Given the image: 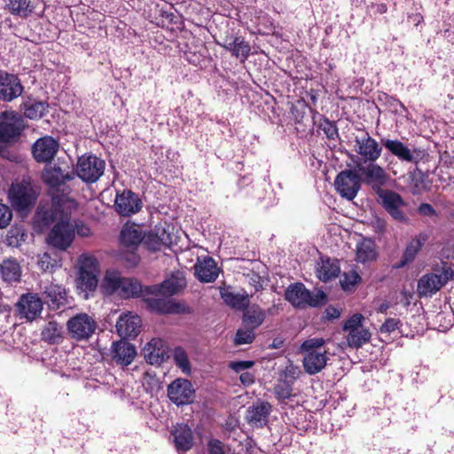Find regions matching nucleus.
Instances as JSON below:
<instances>
[{
    "instance_id": "1",
    "label": "nucleus",
    "mask_w": 454,
    "mask_h": 454,
    "mask_svg": "<svg viewBox=\"0 0 454 454\" xmlns=\"http://www.w3.org/2000/svg\"><path fill=\"white\" fill-rule=\"evenodd\" d=\"M77 208V202L67 195H56L49 209L38 214L43 226L52 225L46 236L47 244L54 249L67 251L74 240V226L71 215Z\"/></svg>"
},
{
    "instance_id": "2",
    "label": "nucleus",
    "mask_w": 454,
    "mask_h": 454,
    "mask_svg": "<svg viewBox=\"0 0 454 454\" xmlns=\"http://www.w3.org/2000/svg\"><path fill=\"white\" fill-rule=\"evenodd\" d=\"M324 344L322 338L309 339L301 344V350L304 354L302 364L307 373L314 375L325 367L328 356L327 352L322 349Z\"/></svg>"
},
{
    "instance_id": "3",
    "label": "nucleus",
    "mask_w": 454,
    "mask_h": 454,
    "mask_svg": "<svg viewBox=\"0 0 454 454\" xmlns=\"http://www.w3.org/2000/svg\"><path fill=\"white\" fill-rule=\"evenodd\" d=\"M285 298L296 308L318 307L325 302L326 295L322 291L310 292L301 283L291 284L285 292Z\"/></svg>"
},
{
    "instance_id": "4",
    "label": "nucleus",
    "mask_w": 454,
    "mask_h": 454,
    "mask_svg": "<svg viewBox=\"0 0 454 454\" xmlns=\"http://www.w3.org/2000/svg\"><path fill=\"white\" fill-rule=\"evenodd\" d=\"M79 277L77 286L82 292L96 290L98 284L99 267L98 260L91 254H82L78 259Z\"/></svg>"
},
{
    "instance_id": "5",
    "label": "nucleus",
    "mask_w": 454,
    "mask_h": 454,
    "mask_svg": "<svg viewBox=\"0 0 454 454\" xmlns=\"http://www.w3.org/2000/svg\"><path fill=\"white\" fill-rule=\"evenodd\" d=\"M145 239V232L142 228L135 223H125L120 232L119 241L121 245L129 249L131 253L126 260L131 266H136L140 258L135 251Z\"/></svg>"
},
{
    "instance_id": "6",
    "label": "nucleus",
    "mask_w": 454,
    "mask_h": 454,
    "mask_svg": "<svg viewBox=\"0 0 454 454\" xmlns=\"http://www.w3.org/2000/svg\"><path fill=\"white\" fill-rule=\"evenodd\" d=\"M453 270L450 267H444L440 273L424 274L417 284V292L419 297H432L447 282L452 278Z\"/></svg>"
},
{
    "instance_id": "7",
    "label": "nucleus",
    "mask_w": 454,
    "mask_h": 454,
    "mask_svg": "<svg viewBox=\"0 0 454 454\" xmlns=\"http://www.w3.org/2000/svg\"><path fill=\"white\" fill-rule=\"evenodd\" d=\"M23 129L22 117L13 111H6L0 114V153H3V145L16 140Z\"/></svg>"
},
{
    "instance_id": "8",
    "label": "nucleus",
    "mask_w": 454,
    "mask_h": 454,
    "mask_svg": "<svg viewBox=\"0 0 454 454\" xmlns=\"http://www.w3.org/2000/svg\"><path fill=\"white\" fill-rule=\"evenodd\" d=\"M356 169L360 178L378 194L387 185L389 176L385 169L375 162H368L366 165L357 164Z\"/></svg>"
},
{
    "instance_id": "9",
    "label": "nucleus",
    "mask_w": 454,
    "mask_h": 454,
    "mask_svg": "<svg viewBox=\"0 0 454 454\" xmlns=\"http://www.w3.org/2000/svg\"><path fill=\"white\" fill-rule=\"evenodd\" d=\"M106 162L95 155H82L76 166V175L86 183H95L104 174Z\"/></svg>"
},
{
    "instance_id": "10",
    "label": "nucleus",
    "mask_w": 454,
    "mask_h": 454,
    "mask_svg": "<svg viewBox=\"0 0 454 454\" xmlns=\"http://www.w3.org/2000/svg\"><path fill=\"white\" fill-rule=\"evenodd\" d=\"M12 206L19 212L30 210L35 204L37 194L29 184H12L8 194Z\"/></svg>"
},
{
    "instance_id": "11",
    "label": "nucleus",
    "mask_w": 454,
    "mask_h": 454,
    "mask_svg": "<svg viewBox=\"0 0 454 454\" xmlns=\"http://www.w3.org/2000/svg\"><path fill=\"white\" fill-rule=\"evenodd\" d=\"M382 146L400 161L418 164L421 160V151L415 147H409L399 139L384 138L381 139Z\"/></svg>"
},
{
    "instance_id": "12",
    "label": "nucleus",
    "mask_w": 454,
    "mask_h": 454,
    "mask_svg": "<svg viewBox=\"0 0 454 454\" xmlns=\"http://www.w3.org/2000/svg\"><path fill=\"white\" fill-rule=\"evenodd\" d=\"M334 186L342 198L352 200L361 188L360 176L355 170H342L337 175Z\"/></svg>"
},
{
    "instance_id": "13",
    "label": "nucleus",
    "mask_w": 454,
    "mask_h": 454,
    "mask_svg": "<svg viewBox=\"0 0 454 454\" xmlns=\"http://www.w3.org/2000/svg\"><path fill=\"white\" fill-rule=\"evenodd\" d=\"M377 195L380 200L381 206L393 219L400 223H406L408 221L407 216L403 211L406 203L400 194L394 191L385 189Z\"/></svg>"
},
{
    "instance_id": "14",
    "label": "nucleus",
    "mask_w": 454,
    "mask_h": 454,
    "mask_svg": "<svg viewBox=\"0 0 454 454\" xmlns=\"http://www.w3.org/2000/svg\"><path fill=\"white\" fill-rule=\"evenodd\" d=\"M72 338L82 340H88L96 330V322L88 314L80 313L71 317L67 324Z\"/></svg>"
},
{
    "instance_id": "15",
    "label": "nucleus",
    "mask_w": 454,
    "mask_h": 454,
    "mask_svg": "<svg viewBox=\"0 0 454 454\" xmlns=\"http://www.w3.org/2000/svg\"><path fill=\"white\" fill-rule=\"evenodd\" d=\"M144 298L147 309L157 314H179L185 311V306L175 302L170 297L163 294H149Z\"/></svg>"
},
{
    "instance_id": "16",
    "label": "nucleus",
    "mask_w": 454,
    "mask_h": 454,
    "mask_svg": "<svg viewBox=\"0 0 454 454\" xmlns=\"http://www.w3.org/2000/svg\"><path fill=\"white\" fill-rule=\"evenodd\" d=\"M186 286V279L184 274L176 271L171 274L160 285L145 286V294H163L171 297Z\"/></svg>"
},
{
    "instance_id": "17",
    "label": "nucleus",
    "mask_w": 454,
    "mask_h": 454,
    "mask_svg": "<svg viewBox=\"0 0 454 454\" xmlns=\"http://www.w3.org/2000/svg\"><path fill=\"white\" fill-rule=\"evenodd\" d=\"M356 152L364 162H376L382 153V146L364 130L360 136H356Z\"/></svg>"
},
{
    "instance_id": "18",
    "label": "nucleus",
    "mask_w": 454,
    "mask_h": 454,
    "mask_svg": "<svg viewBox=\"0 0 454 454\" xmlns=\"http://www.w3.org/2000/svg\"><path fill=\"white\" fill-rule=\"evenodd\" d=\"M168 396L177 406L191 403L194 396V389L190 380L176 379L168 387Z\"/></svg>"
},
{
    "instance_id": "19",
    "label": "nucleus",
    "mask_w": 454,
    "mask_h": 454,
    "mask_svg": "<svg viewBox=\"0 0 454 454\" xmlns=\"http://www.w3.org/2000/svg\"><path fill=\"white\" fill-rule=\"evenodd\" d=\"M116 212L122 216H130L138 213L143 207L139 196L130 190L117 193L114 200Z\"/></svg>"
},
{
    "instance_id": "20",
    "label": "nucleus",
    "mask_w": 454,
    "mask_h": 454,
    "mask_svg": "<svg viewBox=\"0 0 454 454\" xmlns=\"http://www.w3.org/2000/svg\"><path fill=\"white\" fill-rule=\"evenodd\" d=\"M17 310L21 318L33 321L37 318L43 310L42 299L35 294H22L17 302Z\"/></svg>"
},
{
    "instance_id": "21",
    "label": "nucleus",
    "mask_w": 454,
    "mask_h": 454,
    "mask_svg": "<svg viewBox=\"0 0 454 454\" xmlns=\"http://www.w3.org/2000/svg\"><path fill=\"white\" fill-rule=\"evenodd\" d=\"M59 148V142L52 137L45 136L35 141L33 145V155L37 162L51 161Z\"/></svg>"
},
{
    "instance_id": "22",
    "label": "nucleus",
    "mask_w": 454,
    "mask_h": 454,
    "mask_svg": "<svg viewBox=\"0 0 454 454\" xmlns=\"http://www.w3.org/2000/svg\"><path fill=\"white\" fill-rule=\"evenodd\" d=\"M43 296L51 310L65 309L69 305L67 293L60 285L51 283L45 286Z\"/></svg>"
},
{
    "instance_id": "23",
    "label": "nucleus",
    "mask_w": 454,
    "mask_h": 454,
    "mask_svg": "<svg viewBox=\"0 0 454 454\" xmlns=\"http://www.w3.org/2000/svg\"><path fill=\"white\" fill-rule=\"evenodd\" d=\"M23 92V86L17 75L0 72V100L11 102Z\"/></svg>"
},
{
    "instance_id": "24",
    "label": "nucleus",
    "mask_w": 454,
    "mask_h": 454,
    "mask_svg": "<svg viewBox=\"0 0 454 454\" xmlns=\"http://www.w3.org/2000/svg\"><path fill=\"white\" fill-rule=\"evenodd\" d=\"M145 361L152 365H160L168 358V347L161 339H152L143 348Z\"/></svg>"
},
{
    "instance_id": "25",
    "label": "nucleus",
    "mask_w": 454,
    "mask_h": 454,
    "mask_svg": "<svg viewBox=\"0 0 454 454\" xmlns=\"http://www.w3.org/2000/svg\"><path fill=\"white\" fill-rule=\"evenodd\" d=\"M221 47L230 51L231 55L244 63L249 57L251 46L242 36H226L223 43H218Z\"/></svg>"
},
{
    "instance_id": "26",
    "label": "nucleus",
    "mask_w": 454,
    "mask_h": 454,
    "mask_svg": "<svg viewBox=\"0 0 454 454\" xmlns=\"http://www.w3.org/2000/svg\"><path fill=\"white\" fill-rule=\"evenodd\" d=\"M112 359L121 366L129 365L137 356L133 344L126 340L114 342L111 348Z\"/></svg>"
},
{
    "instance_id": "27",
    "label": "nucleus",
    "mask_w": 454,
    "mask_h": 454,
    "mask_svg": "<svg viewBox=\"0 0 454 454\" xmlns=\"http://www.w3.org/2000/svg\"><path fill=\"white\" fill-rule=\"evenodd\" d=\"M75 173L73 171L62 169L60 166L54 165L46 168L43 173V182L52 189H58L67 181L74 178Z\"/></svg>"
},
{
    "instance_id": "28",
    "label": "nucleus",
    "mask_w": 454,
    "mask_h": 454,
    "mask_svg": "<svg viewBox=\"0 0 454 454\" xmlns=\"http://www.w3.org/2000/svg\"><path fill=\"white\" fill-rule=\"evenodd\" d=\"M141 322L139 316L125 314L116 323L117 333L124 338H136L140 332Z\"/></svg>"
},
{
    "instance_id": "29",
    "label": "nucleus",
    "mask_w": 454,
    "mask_h": 454,
    "mask_svg": "<svg viewBox=\"0 0 454 454\" xmlns=\"http://www.w3.org/2000/svg\"><path fill=\"white\" fill-rule=\"evenodd\" d=\"M427 240V235L425 233H419L414 239H412L405 247L401 260L393 265L394 269H402L406 265L411 263L422 247Z\"/></svg>"
},
{
    "instance_id": "30",
    "label": "nucleus",
    "mask_w": 454,
    "mask_h": 454,
    "mask_svg": "<svg viewBox=\"0 0 454 454\" xmlns=\"http://www.w3.org/2000/svg\"><path fill=\"white\" fill-rule=\"evenodd\" d=\"M195 274L204 283L214 282L218 277V268L215 260L207 258L195 265Z\"/></svg>"
},
{
    "instance_id": "31",
    "label": "nucleus",
    "mask_w": 454,
    "mask_h": 454,
    "mask_svg": "<svg viewBox=\"0 0 454 454\" xmlns=\"http://www.w3.org/2000/svg\"><path fill=\"white\" fill-rule=\"evenodd\" d=\"M340 271L339 262L330 258H321L317 266V276L323 281L327 282L338 277Z\"/></svg>"
},
{
    "instance_id": "32",
    "label": "nucleus",
    "mask_w": 454,
    "mask_h": 454,
    "mask_svg": "<svg viewBox=\"0 0 454 454\" xmlns=\"http://www.w3.org/2000/svg\"><path fill=\"white\" fill-rule=\"evenodd\" d=\"M175 445L177 450L187 451L193 445L192 429L187 425H178L174 432Z\"/></svg>"
},
{
    "instance_id": "33",
    "label": "nucleus",
    "mask_w": 454,
    "mask_h": 454,
    "mask_svg": "<svg viewBox=\"0 0 454 454\" xmlns=\"http://www.w3.org/2000/svg\"><path fill=\"white\" fill-rule=\"evenodd\" d=\"M271 405L268 402H262L253 405L247 411V419L256 426H262L271 411Z\"/></svg>"
},
{
    "instance_id": "34",
    "label": "nucleus",
    "mask_w": 454,
    "mask_h": 454,
    "mask_svg": "<svg viewBox=\"0 0 454 454\" xmlns=\"http://www.w3.org/2000/svg\"><path fill=\"white\" fill-rule=\"evenodd\" d=\"M378 257V253L375 248V244L371 239H364L356 245V260L358 262L365 263L368 262L375 261Z\"/></svg>"
},
{
    "instance_id": "35",
    "label": "nucleus",
    "mask_w": 454,
    "mask_h": 454,
    "mask_svg": "<svg viewBox=\"0 0 454 454\" xmlns=\"http://www.w3.org/2000/svg\"><path fill=\"white\" fill-rule=\"evenodd\" d=\"M0 274L5 282H17L20 278L21 269L15 259H6L0 265Z\"/></svg>"
},
{
    "instance_id": "36",
    "label": "nucleus",
    "mask_w": 454,
    "mask_h": 454,
    "mask_svg": "<svg viewBox=\"0 0 454 454\" xmlns=\"http://www.w3.org/2000/svg\"><path fill=\"white\" fill-rule=\"evenodd\" d=\"M35 1L36 0H8L6 7L12 15L27 18L34 12Z\"/></svg>"
},
{
    "instance_id": "37",
    "label": "nucleus",
    "mask_w": 454,
    "mask_h": 454,
    "mask_svg": "<svg viewBox=\"0 0 454 454\" xmlns=\"http://www.w3.org/2000/svg\"><path fill=\"white\" fill-rule=\"evenodd\" d=\"M118 294L124 299L147 295L145 294V287L137 279L125 278H123Z\"/></svg>"
},
{
    "instance_id": "38",
    "label": "nucleus",
    "mask_w": 454,
    "mask_h": 454,
    "mask_svg": "<svg viewBox=\"0 0 454 454\" xmlns=\"http://www.w3.org/2000/svg\"><path fill=\"white\" fill-rule=\"evenodd\" d=\"M62 326L56 321H49L42 329L43 340L50 344H58L63 339Z\"/></svg>"
},
{
    "instance_id": "39",
    "label": "nucleus",
    "mask_w": 454,
    "mask_h": 454,
    "mask_svg": "<svg viewBox=\"0 0 454 454\" xmlns=\"http://www.w3.org/2000/svg\"><path fill=\"white\" fill-rule=\"evenodd\" d=\"M123 278L114 270H107L103 278L102 289L106 294H118L122 283Z\"/></svg>"
},
{
    "instance_id": "40",
    "label": "nucleus",
    "mask_w": 454,
    "mask_h": 454,
    "mask_svg": "<svg viewBox=\"0 0 454 454\" xmlns=\"http://www.w3.org/2000/svg\"><path fill=\"white\" fill-rule=\"evenodd\" d=\"M265 317V311L259 306L254 305L244 313L243 323L245 326L256 329L263 323Z\"/></svg>"
},
{
    "instance_id": "41",
    "label": "nucleus",
    "mask_w": 454,
    "mask_h": 454,
    "mask_svg": "<svg viewBox=\"0 0 454 454\" xmlns=\"http://www.w3.org/2000/svg\"><path fill=\"white\" fill-rule=\"evenodd\" d=\"M346 339L350 348H358L370 340L371 333L366 328L353 329L348 333Z\"/></svg>"
},
{
    "instance_id": "42",
    "label": "nucleus",
    "mask_w": 454,
    "mask_h": 454,
    "mask_svg": "<svg viewBox=\"0 0 454 454\" xmlns=\"http://www.w3.org/2000/svg\"><path fill=\"white\" fill-rule=\"evenodd\" d=\"M173 227L170 224H157L152 230L153 236L156 237L163 247H169L173 244Z\"/></svg>"
},
{
    "instance_id": "43",
    "label": "nucleus",
    "mask_w": 454,
    "mask_h": 454,
    "mask_svg": "<svg viewBox=\"0 0 454 454\" xmlns=\"http://www.w3.org/2000/svg\"><path fill=\"white\" fill-rule=\"evenodd\" d=\"M26 236L25 231L21 225H12L7 231L5 241L10 247H16L20 245Z\"/></svg>"
},
{
    "instance_id": "44",
    "label": "nucleus",
    "mask_w": 454,
    "mask_h": 454,
    "mask_svg": "<svg viewBox=\"0 0 454 454\" xmlns=\"http://www.w3.org/2000/svg\"><path fill=\"white\" fill-rule=\"evenodd\" d=\"M47 105L41 101H35L25 106L24 114L29 119H40L47 110Z\"/></svg>"
},
{
    "instance_id": "45",
    "label": "nucleus",
    "mask_w": 454,
    "mask_h": 454,
    "mask_svg": "<svg viewBox=\"0 0 454 454\" xmlns=\"http://www.w3.org/2000/svg\"><path fill=\"white\" fill-rule=\"evenodd\" d=\"M222 298L227 305L234 309H242L247 307L248 304V299L247 296L233 294L231 292L222 293Z\"/></svg>"
},
{
    "instance_id": "46",
    "label": "nucleus",
    "mask_w": 454,
    "mask_h": 454,
    "mask_svg": "<svg viewBox=\"0 0 454 454\" xmlns=\"http://www.w3.org/2000/svg\"><path fill=\"white\" fill-rule=\"evenodd\" d=\"M173 356L176 364L183 371V372H191L190 360L188 358L187 353L183 348L176 347L174 349Z\"/></svg>"
},
{
    "instance_id": "47",
    "label": "nucleus",
    "mask_w": 454,
    "mask_h": 454,
    "mask_svg": "<svg viewBox=\"0 0 454 454\" xmlns=\"http://www.w3.org/2000/svg\"><path fill=\"white\" fill-rule=\"evenodd\" d=\"M273 393L280 403H286V401L293 396V387L290 384L283 382L274 387Z\"/></svg>"
},
{
    "instance_id": "48",
    "label": "nucleus",
    "mask_w": 454,
    "mask_h": 454,
    "mask_svg": "<svg viewBox=\"0 0 454 454\" xmlns=\"http://www.w3.org/2000/svg\"><path fill=\"white\" fill-rule=\"evenodd\" d=\"M254 329L245 326L243 329H239L235 336V343L237 345L249 344L254 340Z\"/></svg>"
},
{
    "instance_id": "49",
    "label": "nucleus",
    "mask_w": 454,
    "mask_h": 454,
    "mask_svg": "<svg viewBox=\"0 0 454 454\" xmlns=\"http://www.w3.org/2000/svg\"><path fill=\"white\" fill-rule=\"evenodd\" d=\"M360 281V275L356 270H349L343 273L340 283L343 290H348L358 284Z\"/></svg>"
},
{
    "instance_id": "50",
    "label": "nucleus",
    "mask_w": 454,
    "mask_h": 454,
    "mask_svg": "<svg viewBox=\"0 0 454 454\" xmlns=\"http://www.w3.org/2000/svg\"><path fill=\"white\" fill-rule=\"evenodd\" d=\"M38 266L43 271L52 270L59 266V262L55 258H51L48 253H44L40 255L38 262Z\"/></svg>"
},
{
    "instance_id": "51",
    "label": "nucleus",
    "mask_w": 454,
    "mask_h": 454,
    "mask_svg": "<svg viewBox=\"0 0 454 454\" xmlns=\"http://www.w3.org/2000/svg\"><path fill=\"white\" fill-rule=\"evenodd\" d=\"M13 217L12 210L5 204L0 203V229L7 228Z\"/></svg>"
},
{
    "instance_id": "52",
    "label": "nucleus",
    "mask_w": 454,
    "mask_h": 454,
    "mask_svg": "<svg viewBox=\"0 0 454 454\" xmlns=\"http://www.w3.org/2000/svg\"><path fill=\"white\" fill-rule=\"evenodd\" d=\"M320 129L324 131L329 139L334 140L339 137L338 129L335 123L329 121L328 119H324L320 124Z\"/></svg>"
},
{
    "instance_id": "53",
    "label": "nucleus",
    "mask_w": 454,
    "mask_h": 454,
    "mask_svg": "<svg viewBox=\"0 0 454 454\" xmlns=\"http://www.w3.org/2000/svg\"><path fill=\"white\" fill-rule=\"evenodd\" d=\"M363 319L364 317L361 314L353 315L345 322L343 330L348 333L353 329H364L362 325Z\"/></svg>"
},
{
    "instance_id": "54",
    "label": "nucleus",
    "mask_w": 454,
    "mask_h": 454,
    "mask_svg": "<svg viewBox=\"0 0 454 454\" xmlns=\"http://www.w3.org/2000/svg\"><path fill=\"white\" fill-rule=\"evenodd\" d=\"M144 245L147 249L156 252L160 251L163 247L158 239L153 236V231H150L147 234L145 233V239L143 240Z\"/></svg>"
},
{
    "instance_id": "55",
    "label": "nucleus",
    "mask_w": 454,
    "mask_h": 454,
    "mask_svg": "<svg viewBox=\"0 0 454 454\" xmlns=\"http://www.w3.org/2000/svg\"><path fill=\"white\" fill-rule=\"evenodd\" d=\"M401 321L397 318L389 317L380 327V333H392L399 328Z\"/></svg>"
},
{
    "instance_id": "56",
    "label": "nucleus",
    "mask_w": 454,
    "mask_h": 454,
    "mask_svg": "<svg viewBox=\"0 0 454 454\" xmlns=\"http://www.w3.org/2000/svg\"><path fill=\"white\" fill-rule=\"evenodd\" d=\"M186 60L194 65L199 66L204 59V55L200 51H192L191 48L184 52Z\"/></svg>"
},
{
    "instance_id": "57",
    "label": "nucleus",
    "mask_w": 454,
    "mask_h": 454,
    "mask_svg": "<svg viewBox=\"0 0 454 454\" xmlns=\"http://www.w3.org/2000/svg\"><path fill=\"white\" fill-rule=\"evenodd\" d=\"M254 365L253 361H233L231 362L229 367L236 372H244L246 370Z\"/></svg>"
},
{
    "instance_id": "58",
    "label": "nucleus",
    "mask_w": 454,
    "mask_h": 454,
    "mask_svg": "<svg viewBox=\"0 0 454 454\" xmlns=\"http://www.w3.org/2000/svg\"><path fill=\"white\" fill-rule=\"evenodd\" d=\"M73 225L74 226V235L76 233L81 237H88L90 235V229L83 223L74 220Z\"/></svg>"
},
{
    "instance_id": "59",
    "label": "nucleus",
    "mask_w": 454,
    "mask_h": 454,
    "mask_svg": "<svg viewBox=\"0 0 454 454\" xmlns=\"http://www.w3.org/2000/svg\"><path fill=\"white\" fill-rule=\"evenodd\" d=\"M209 454H224L223 444L219 440H211L208 442Z\"/></svg>"
},
{
    "instance_id": "60",
    "label": "nucleus",
    "mask_w": 454,
    "mask_h": 454,
    "mask_svg": "<svg viewBox=\"0 0 454 454\" xmlns=\"http://www.w3.org/2000/svg\"><path fill=\"white\" fill-rule=\"evenodd\" d=\"M368 9L371 13L377 15V14H383V13L387 12V6L384 3H372L368 6Z\"/></svg>"
},
{
    "instance_id": "61",
    "label": "nucleus",
    "mask_w": 454,
    "mask_h": 454,
    "mask_svg": "<svg viewBox=\"0 0 454 454\" xmlns=\"http://www.w3.org/2000/svg\"><path fill=\"white\" fill-rule=\"evenodd\" d=\"M418 211L422 215H435L436 211L432 205L428 203H422L418 208Z\"/></svg>"
},
{
    "instance_id": "62",
    "label": "nucleus",
    "mask_w": 454,
    "mask_h": 454,
    "mask_svg": "<svg viewBox=\"0 0 454 454\" xmlns=\"http://www.w3.org/2000/svg\"><path fill=\"white\" fill-rule=\"evenodd\" d=\"M239 380L244 386H250L254 382V376L248 372H244L240 374Z\"/></svg>"
},
{
    "instance_id": "63",
    "label": "nucleus",
    "mask_w": 454,
    "mask_h": 454,
    "mask_svg": "<svg viewBox=\"0 0 454 454\" xmlns=\"http://www.w3.org/2000/svg\"><path fill=\"white\" fill-rule=\"evenodd\" d=\"M401 301L400 302L403 305V307L408 308L411 304V300L412 298V293L406 289H403L401 291Z\"/></svg>"
},
{
    "instance_id": "64",
    "label": "nucleus",
    "mask_w": 454,
    "mask_h": 454,
    "mask_svg": "<svg viewBox=\"0 0 454 454\" xmlns=\"http://www.w3.org/2000/svg\"><path fill=\"white\" fill-rule=\"evenodd\" d=\"M326 317L329 319L338 318L340 315V311L335 308H328L325 310Z\"/></svg>"
}]
</instances>
